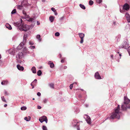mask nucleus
Here are the masks:
<instances>
[{
    "instance_id": "nucleus-10",
    "label": "nucleus",
    "mask_w": 130,
    "mask_h": 130,
    "mask_svg": "<svg viewBox=\"0 0 130 130\" xmlns=\"http://www.w3.org/2000/svg\"><path fill=\"white\" fill-rule=\"evenodd\" d=\"M6 52L8 53L11 55H14L15 53V50L13 49H10L6 51Z\"/></svg>"
},
{
    "instance_id": "nucleus-19",
    "label": "nucleus",
    "mask_w": 130,
    "mask_h": 130,
    "mask_svg": "<svg viewBox=\"0 0 130 130\" xmlns=\"http://www.w3.org/2000/svg\"><path fill=\"white\" fill-rule=\"evenodd\" d=\"M17 68L19 70H21L22 71H23V70L24 68L22 66H21L19 64H18L17 65Z\"/></svg>"
},
{
    "instance_id": "nucleus-63",
    "label": "nucleus",
    "mask_w": 130,
    "mask_h": 130,
    "mask_svg": "<svg viewBox=\"0 0 130 130\" xmlns=\"http://www.w3.org/2000/svg\"><path fill=\"white\" fill-rule=\"evenodd\" d=\"M34 85H33V86H32V89L34 88Z\"/></svg>"
},
{
    "instance_id": "nucleus-9",
    "label": "nucleus",
    "mask_w": 130,
    "mask_h": 130,
    "mask_svg": "<svg viewBox=\"0 0 130 130\" xmlns=\"http://www.w3.org/2000/svg\"><path fill=\"white\" fill-rule=\"evenodd\" d=\"M78 35L79 37L81 39V41H80V43H82L83 42L84 38L85 36V34L82 33H79Z\"/></svg>"
},
{
    "instance_id": "nucleus-24",
    "label": "nucleus",
    "mask_w": 130,
    "mask_h": 130,
    "mask_svg": "<svg viewBox=\"0 0 130 130\" xmlns=\"http://www.w3.org/2000/svg\"><path fill=\"white\" fill-rule=\"evenodd\" d=\"M22 13L23 14L25 15V17L24 18V19H25V18H27L28 17V15H27L26 12L25 10H23L22 11Z\"/></svg>"
},
{
    "instance_id": "nucleus-17",
    "label": "nucleus",
    "mask_w": 130,
    "mask_h": 130,
    "mask_svg": "<svg viewBox=\"0 0 130 130\" xmlns=\"http://www.w3.org/2000/svg\"><path fill=\"white\" fill-rule=\"evenodd\" d=\"M45 116H43L39 118V120L40 122L42 123L44 121V120L45 119Z\"/></svg>"
},
{
    "instance_id": "nucleus-36",
    "label": "nucleus",
    "mask_w": 130,
    "mask_h": 130,
    "mask_svg": "<svg viewBox=\"0 0 130 130\" xmlns=\"http://www.w3.org/2000/svg\"><path fill=\"white\" fill-rule=\"evenodd\" d=\"M47 101H48V99H46V98H45L43 100V102L44 103H45L47 102Z\"/></svg>"
},
{
    "instance_id": "nucleus-54",
    "label": "nucleus",
    "mask_w": 130,
    "mask_h": 130,
    "mask_svg": "<svg viewBox=\"0 0 130 130\" xmlns=\"http://www.w3.org/2000/svg\"><path fill=\"white\" fill-rule=\"evenodd\" d=\"M88 106H89L87 104H86L85 105V106H86V107H88Z\"/></svg>"
},
{
    "instance_id": "nucleus-21",
    "label": "nucleus",
    "mask_w": 130,
    "mask_h": 130,
    "mask_svg": "<svg viewBox=\"0 0 130 130\" xmlns=\"http://www.w3.org/2000/svg\"><path fill=\"white\" fill-rule=\"evenodd\" d=\"M27 34H24L23 37V42L24 43H25L26 41L27 38Z\"/></svg>"
},
{
    "instance_id": "nucleus-52",
    "label": "nucleus",
    "mask_w": 130,
    "mask_h": 130,
    "mask_svg": "<svg viewBox=\"0 0 130 130\" xmlns=\"http://www.w3.org/2000/svg\"><path fill=\"white\" fill-rule=\"evenodd\" d=\"M67 68V66H64L63 67V69H66Z\"/></svg>"
},
{
    "instance_id": "nucleus-47",
    "label": "nucleus",
    "mask_w": 130,
    "mask_h": 130,
    "mask_svg": "<svg viewBox=\"0 0 130 130\" xmlns=\"http://www.w3.org/2000/svg\"><path fill=\"white\" fill-rule=\"evenodd\" d=\"M29 44L30 45H33L34 44V43L31 41H30L29 42Z\"/></svg>"
},
{
    "instance_id": "nucleus-4",
    "label": "nucleus",
    "mask_w": 130,
    "mask_h": 130,
    "mask_svg": "<svg viewBox=\"0 0 130 130\" xmlns=\"http://www.w3.org/2000/svg\"><path fill=\"white\" fill-rule=\"evenodd\" d=\"M23 5L26 6H30V4L27 3V1L26 0H25L23 1L21 5L17 6V9L19 10H21L23 9Z\"/></svg>"
},
{
    "instance_id": "nucleus-59",
    "label": "nucleus",
    "mask_w": 130,
    "mask_h": 130,
    "mask_svg": "<svg viewBox=\"0 0 130 130\" xmlns=\"http://www.w3.org/2000/svg\"><path fill=\"white\" fill-rule=\"evenodd\" d=\"M61 61L62 63H63L64 62V61L63 60H61Z\"/></svg>"
},
{
    "instance_id": "nucleus-43",
    "label": "nucleus",
    "mask_w": 130,
    "mask_h": 130,
    "mask_svg": "<svg viewBox=\"0 0 130 130\" xmlns=\"http://www.w3.org/2000/svg\"><path fill=\"white\" fill-rule=\"evenodd\" d=\"M51 10L54 12H56V10L54 8H51Z\"/></svg>"
},
{
    "instance_id": "nucleus-45",
    "label": "nucleus",
    "mask_w": 130,
    "mask_h": 130,
    "mask_svg": "<svg viewBox=\"0 0 130 130\" xmlns=\"http://www.w3.org/2000/svg\"><path fill=\"white\" fill-rule=\"evenodd\" d=\"M73 84H71L70 85L69 87H70V89H72L73 88Z\"/></svg>"
},
{
    "instance_id": "nucleus-26",
    "label": "nucleus",
    "mask_w": 130,
    "mask_h": 130,
    "mask_svg": "<svg viewBox=\"0 0 130 130\" xmlns=\"http://www.w3.org/2000/svg\"><path fill=\"white\" fill-rule=\"evenodd\" d=\"M54 19V17L53 16H50L49 17L50 20L51 21V22H52L53 21Z\"/></svg>"
},
{
    "instance_id": "nucleus-39",
    "label": "nucleus",
    "mask_w": 130,
    "mask_h": 130,
    "mask_svg": "<svg viewBox=\"0 0 130 130\" xmlns=\"http://www.w3.org/2000/svg\"><path fill=\"white\" fill-rule=\"evenodd\" d=\"M19 58H17V62L18 63H21V61Z\"/></svg>"
},
{
    "instance_id": "nucleus-42",
    "label": "nucleus",
    "mask_w": 130,
    "mask_h": 130,
    "mask_svg": "<svg viewBox=\"0 0 130 130\" xmlns=\"http://www.w3.org/2000/svg\"><path fill=\"white\" fill-rule=\"evenodd\" d=\"M102 0H96V2L99 4L100 3L102 2Z\"/></svg>"
},
{
    "instance_id": "nucleus-1",
    "label": "nucleus",
    "mask_w": 130,
    "mask_h": 130,
    "mask_svg": "<svg viewBox=\"0 0 130 130\" xmlns=\"http://www.w3.org/2000/svg\"><path fill=\"white\" fill-rule=\"evenodd\" d=\"M120 106L118 105L117 107L114 109V112L111 113L110 118L111 119H114L115 118L119 119L120 118V115L121 112L120 111Z\"/></svg>"
},
{
    "instance_id": "nucleus-31",
    "label": "nucleus",
    "mask_w": 130,
    "mask_h": 130,
    "mask_svg": "<svg viewBox=\"0 0 130 130\" xmlns=\"http://www.w3.org/2000/svg\"><path fill=\"white\" fill-rule=\"evenodd\" d=\"M79 6L80 7L83 9H85L86 8L82 4H80L79 5Z\"/></svg>"
},
{
    "instance_id": "nucleus-37",
    "label": "nucleus",
    "mask_w": 130,
    "mask_h": 130,
    "mask_svg": "<svg viewBox=\"0 0 130 130\" xmlns=\"http://www.w3.org/2000/svg\"><path fill=\"white\" fill-rule=\"evenodd\" d=\"M37 81V80L36 79H35L32 82L33 84L34 85H36V82Z\"/></svg>"
},
{
    "instance_id": "nucleus-5",
    "label": "nucleus",
    "mask_w": 130,
    "mask_h": 130,
    "mask_svg": "<svg viewBox=\"0 0 130 130\" xmlns=\"http://www.w3.org/2000/svg\"><path fill=\"white\" fill-rule=\"evenodd\" d=\"M130 8L129 5L127 3L124 4L123 6V10H121L120 9V11L121 12L123 13L125 11H127Z\"/></svg>"
},
{
    "instance_id": "nucleus-2",
    "label": "nucleus",
    "mask_w": 130,
    "mask_h": 130,
    "mask_svg": "<svg viewBox=\"0 0 130 130\" xmlns=\"http://www.w3.org/2000/svg\"><path fill=\"white\" fill-rule=\"evenodd\" d=\"M124 103L122 105L121 107L122 110H125L128 108L127 105L130 102V100L126 96L124 97Z\"/></svg>"
},
{
    "instance_id": "nucleus-12",
    "label": "nucleus",
    "mask_w": 130,
    "mask_h": 130,
    "mask_svg": "<svg viewBox=\"0 0 130 130\" xmlns=\"http://www.w3.org/2000/svg\"><path fill=\"white\" fill-rule=\"evenodd\" d=\"M23 56V53L22 52L19 53L16 56V58L19 59H22Z\"/></svg>"
},
{
    "instance_id": "nucleus-60",
    "label": "nucleus",
    "mask_w": 130,
    "mask_h": 130,
    "mask_svg": "<svg viewBox=\"0 0 130 130\" xmlns=\"http://www.w3.org/2000/svg\"><path fill=\"white\" fill-rule=\"evenodd\" d=\"M55 12V15H57V13L56 12Z\"/></svg>"
},
{
    "instance_id": "nucleus-53",
    "label": "nucleus",
    "mask_w": 130,
    "mask_h": 130,
    "mask_svg": "<svg viewBox=\"0 0 130 130\" xmlns=\"http://www.w3.org/2000/svg\"><path fill=\"white\" fill-rule=\"evenodd\" d=\"M37 24L38 25H39L40 24V23L38 21H37Z\"/></svg>"
},
{
    "instance_id": "nucleus-22",
    "label": "nucleus",
    "mask_w": 130,
    "mask_h": 130,
    "mask_svg": "<svg viewBox=\"0 0 130 130\" xmlns=\"http://www.w3.org/2000/svg\"><path fill=\"white\" fill-rule=\"evenodd\" d=\"M6 27L8 28L9 30H11L12 29L11 26L9 24L7 23L6 25Z\"/></svg>"
},
{
    "instance_id": "nucleus-48",
    "label": "nucleus",
    "mask_w": 130,
    "mask_h": 130,
    "mask_svg": "<svg viewBox=\"0 0 130 130\" xmlns=\"http://www.w3.org/2000/svg\"><path fill=\"white\" fill-rule=\"evenodd\" d=\"M29 21L32 22L34 21V19L32 18H30L29 19Z\"/></svg>"
},
{
    "instance_id": "nucleus-20",
    "label": "nucleus",
    "mask_w": 130,
    "mask_h": 130,
    "mask_svg": "<svg viewBox=\"0 0 130 130\" xmlns=\"http://www.w3.org/2000/svg\"><path fill=\"white\" fill-rule=\"evenodd\" d=\"M8 83V82L7 80H3L1 83L2 85H7Z\"/></svg>"
},
{
    "instance_id": "nucleus-30",
    "label": "nucleus",
    "mask_w": 130,
    "mask_h": 130,
    "mask_svg": "<svg viewBox=\"0 0 130 130\" xmlns=\"http://www.w3.org/2000/svg\"><path fill=\"white\" fill-rule=\"evenodd\" d=\"M37 38L38 39V40L40 41H41V39L40 38V36L39 35H38L36 36Z\"/></svg>"
},
{
    "instance_id": "nucleus-28",
    "label": "nucleus",
    "mask_w": 130,
    "mask_h": 130,
    "mask_svg": "<svg viewBox=\"0 0 130 130\" xmlns=\"http://www.w3.org/2000/svg\"><path fill=\"white\" fill-rule=\"evenodd\" d=\"M1 99L4 102L6 103L7 101L5 99L4 97V96H2L1 97Z\"/></svg>"
},
{
    "instance_id": "nucleus-16",
    "label": "nucleus",
    "mask_w": 130,
    "mask_h": 130,
    "mask_svg": "<svg viewBox=\"0 0 130 130\" xmlns=\"http://www.w3.org/2000/svg\"><path fill=\"white\" fill-rule=\"evenodd\" d=\"M78 122L76 120H73L72 122L73 125L74 127H76V126L78 127Z\"/></svg>"
},
{
    "instance_id": "nucleus-46",
    "label": "nucleus",
    "mask_w": 130,
    "mask_h": 130,
    "mask_svg": "<svg viewBox=\"0 0 130 130\" xmlns=\"http://www.w3.org/2000/svg\"><path fill=\"white\" fill-rule=\"evenodd\" d=\"M44 121H45L46 123H47V119L46 117H45V119L44 120Z\"/></svg>"
},
{
    "instance_id": "nucleus-25",
    "label": "nucleus",
    "mask_w": 130,
    "mask_h": 130,
    "mask_svg": "<svg viewBox=\"0 0 130 130\" xmlns=\"http://www.w3.org/2000/svg\"><path fill=\"white\" fill-rule=\"evenodd\" d=\"M31 119V117L30 116H28V117H25L24 118V120L26 121H29Z\"/></svg>"
},
{
    "instance_id": "nucleus-40",
    "label": "nucleus",
    "mask_w": 130,
    "mask_h": 130,
    "mask_svg": "<svg viewBox=\"0 0 130 130\" xmlns=\"http://www.w3.org/2000/svg\"><path fill=\"white\" fill-rule=\"evenodd\" d=\"M127 51L129 53V54L130 56V46H129L128 48Z\"/></svg>"
},
{
    "instance_id": "nucleus-57",
    "label": "nucleus",
    "mask_w": 130,
    "mask_h": 130,
    "mask_svg": "<svg viewBox=\"0 0 130 130\" xmlns=\"http://www.w3.org/2000/svg\"><path fill=\"white\" fill-rule=\"evenodd\" d=\"M78 96L79 98H80L82 97V96L80 94Z\"/></svg>"
},
{
    "instance_id": "nucleus-32",
    "label": "nucleus",
    "mask_w": 130,
    "mask_h": 130,
    "mask_svg": "<svg viewBox=\"0 0 130 130\" xmlns=\"http://www.w3.org/2000/svg\"><path fill=\"white\" fill-rule=\"evenodd\" d=\"M27 107H26L24 106H23L21 107V109L22 110H25L26 109Z\"/></svg>"
},
{
    "instance_id": "nucleus-55",
    "label": "nucleus",
    "mask_w": 130,
    "mask_h": 130,
    "mask_svg": "<svg viewBox=\"0 0 130 130\" xmlns=\"http://www.w3.org/2000/svg\"><path fill=\"white\" fill-rule=\"evenodd\" d=\"M111 58L112 59H113V55H111Z\"/></svg>"
},
{
    "instance_id": "nucleus-44",
    "label": "nucleus",
    "mask_w": 130,
    "mask_h": 130,
    "mask_svg": "<svg viewBox=\"0 0 130 130\" xmlns=\"http://www.w3.org/2000/svg\"><path fill=\"white\" fill-rule=\"evenodd\" d=\"M4 94L5 95H8L9 94V93H8V92H7V91H5L4 92Z\"/></svg>"
},
{
    "instance_id": "nucleus-18",
    "label": "nucleus",
    "mask_w": 130,
    "mask_h": 130,
    "mask_svg": "<svg viewBox=\"0 0 130 130\" xmlns=\"http://www.w3.org/2000/svg\"><path fill=\"white\" fill-rule=\"evenodd\" d=\"M48 64L50 65V67L51 68H53L54 67V65L53 63L51 61H49L48 62Z\"/></svg>"
},
{
    "instance_id": "nucleus-6",
    "label": "nucleus",
    "mask_w": 130,
    "mask_h": 130,
    "mask_svg": "<svg viewBox=\"0 0 130 130\" xmlns=\"http://www.w3.org/2000/svg\"><path fill=\"white\" fill-rule=\"evenodd\" d=\"M128 46V43L127 40H125L123 42L122 44L120 45L119 47V48H124L126 49L127 47Z\"/></svg>"
},
{
    "instance_id": "nucleus-8",
    "label": "nucleus",
    "mask_w": 130,
    "mask_h": 130,
    "mask_svg": "<svg viewBox=\"0 0 130 130\" xmlns=\"http://www.w3.org/2000/svg\"><path fill=\"white\" fill-rule=\"evenodd\" d=\"M84 117L86 119V120L88 124H91V119L90 117L88 115H85Z\"/></svg>"
},
{
    "instance_id": "nucleus-38",
    "label": "nucleus",
    "mask_w": 130,
    "mask_h": 130,
    "mask_svg": "<svg viewBox=\"0 0 130 130\" xmlns=\"http://www.w3.org/2000/svg\"><path fill=\"white\" fill-rule=\"evenodd\" d=\"M60 35L59 33L58 32H57L55 33V36L57 37L59 36Z\"/></svg>"
},
{
    "instance_id": "nucleus-15",
    "label": "nucleus",
    "mask_w": 130,
    "mask_h": 130,
    "mask_svg": "<svg viewBox=\"0 0 130 130\" xmlns=\"http://www.w3.org/2000/svg\"><path fill=\"white\" fill-rule=\"evenodd\" d=\"M25 43H24L23 41V42L21 43L17 47V49L20 50L23 47V45L25 44Z\"/></svg>"
},
{
    "instance_id": "nucleus-50",
    "label": "nucleus",
    "mask_w": 130,
    "mask_h": 130,
    "mask_svg": "<svg viewBox=\"0 0 130 130\" xmlns=\"http://www.w3.org/2000/svg\"><path fill=\"white\" fill-rule=\"evenodd\" d=\"M64 18V17L63 16L62 17H61L60 19H59V20H63V19Z\"/></svg>"
},
{
    "instance_id": "nucleus-51",
    "label": "nucleus",
    "mask_w": 130,
    "mask_h": 130,
    "mask_svg": "<svg viewBox=\"0 0 130 130\" xmlns=\"http://www.w3.org/2000/svg\"><path fill=\"white\" fill-rule=\"evenodd\" d=\"M37 107L38 109H40L41 108V107L40 106H38Z\"/></svg>"
},
{
    "instance_id": "nucleus-3",
    "label": "nucleus",
    "mask_w": 130,
    "mask_h": 130,
    "mask_svg": "<svg viewBox=\"0 0 130 130\" xmlns=\"http://www.w3.org/2000/svg\"><path fill=\"white\" fill-rule=\"evenodd\" d=\"M30 26L27 25H23V24L21 26L18 28V29H19L21 31H26L30 29Z\"/></svg>"
},
{
    "instance_id": "nucleus-7",
    "label": "nucleus",
    "mask_w": 130,
    "mask_h": 130,
    "mask_svg": "<svg viewBox=\"0 0 130 130\" xmlns=\"http://www.w3.org/2000/svg\"><path fill=\"white\" fill-rule=\"evenodd\" d=\"M116 52L117 54L115 56V58L117 61L119 62V59H121L122 55L119 52L117 51H116Z\"/></svg>"
},
{
    "instance_id": "nucleus-35",
    "label": "nucleus",
    "mask_w": 130,
    "mask_h": 130,
    "mask_svg": "<svg viewBox=\"0 0 130 130\" xmlns=\"http://www.w3.org/2000/svg\"><path fill=\"white\" fill-rule=\"evenodd\" d=\"M16 12V10L15 9H14L11 12V14H13L15 13Z\"/></svg>"
},
{
    "instance_id": "nucleus-29",
    "label": "nucleus",
    "mask_w": 130,
    "mask_h": 130,
    "mask_svg": "<svg viewBox=\"0 0 130 130\" xmlns=\"http://www.w3.org/2000/svg\"><path fill=\"white\" fill-rule=\"evenodd\" d=\"M49 86L50 88H54V84L53 83H51L49 84Z\"/></svg>"
},
{
    "instance_id": "nucleus-23",
    "label": "nucleus",
    "mask_w": 130,
    "mask_h": 130,
    "mask_svg": "<svg viewBox=\"0 0 130 130\" xmlns=\"http://www.w3.org/2000/svg\"><path fill=\"white\" fill-rule=\"evenodd\" d=\"M31 70L34 73H36V69L35 67H33L31 69Z\"/></svg>"
},
{
    "instance_id": "nucleus-33",
    "label": "nucleus",
    "mask_w": 130,
    "mask_h": 130,
    "mask_svg": "<svg viewBox=\"0 0 130 130\" xmlns=\"http://www.w3.org/2000/svg\"><path fill=\"white\" fill-rule=\"evenodd\" d=\"M43 130H47V127L44 125H43L42 127Z\"/></svg>"
},
{
    "instance_id": "nucleus-56",
    "label": "nucleus",
    "mask_w": 130,
    "mask_h": 130,
    "mask_svg": "<svg viewBox=\"0 0 130 130\" xmlns=\"http://www.w3.org/2000/svg\"><path fill=\"white\" fill-rule=\"evenodd\" d=\"M7 106V104H5L4 105V106L5 107H6Z\"/></svg>"
},
{
    "instance_id": "nucleus-64",
    "label": "nucleus",
    "mask_w": 130,
    "mask_h": 130,
    "mask_svg": "<svg viewBox=\"0 0 130 130\" xmlns=\"http://www.w3.org/2000/svg\"><path fill=\"white\" fill-rule=\"evenodd\" d=\"M42 1L43 2H45V0H42Z\"/></svg>"
},
{
    "instance_id": "nucleus-27",
    "label": "nucleus",
    "mask_w": 130,
    "mask_h": 130,
    "mask_svg": "<svg viewBox=\"0 0 130 130\" xmlns=\"http://www.w3.org/2000/svg\"><path fill=\"white\" fill-rule=\"evenodd\" d=\"M42 72L40 70H39L37 72V75L38 76H40L41 75Z\"/></svg>"
},
{
    "instance_id": "nucleus-61",
    "label": "nucleus",
    "mask_w": 130,
    "mask_h": 130,
    "mask_svg": "<svg viewBox=\"0 0 130 130\" xmlns=\"http://www.w3.org/2000/svg\"><path fill=\"white\" fill-rule=\"evenodd\" d=\"M128 108L130 109V104L128 106Z\"/></svg>"
},
{
    "instance_id": "nucleus-34",
    "label": "nucleus",
    "mask_w": 130,
    "mask_h": 130,
    "mask_svg": "<svg viewBox=\"0 0 130 130\" xmlns=\"http://www.w3.org/2000/svg\"><path fill=\"white\" fill-rule=\"evenodd\" d=\"M93 3V1L91 0H90L89 2V5L91 6L92 5Z\"/></svg>"
},
{
    "instance_id": "nucleus-62",
    "label": "nucleus",
    "mask_w": 130,
    "mask_h": 130,
    "mask_svg": "<svg viewBox=\"0 0 130 130\" xmlns=\"http://www.w3.org/2000/svg\"><path fill=\"white\" fill-rule=\"evenodd\" d=\"M31 86H32L34 85L33 84V83H32L31 84Z\"/></svg>"
},
{
    "instance_id": "nucleus-41",
    "label": "nucleus",
    "mask_w": 130,
    "mask_h": 130,
    "mask_svg": "<svg viewBox=\"0 0 130 130\" xmlns=\"http://www.w3.org/2000/svg\"><path fill=\"white\" fill-rule=\"evenodd\" d=\"M29 48L31 49H33L35 48V46H31L29 47Z\"/></svg>"
},
{
    "instance_id": "nucleus-58",
    "label": "nucleus",
    "mask_w": 130,
    "mask_h": 130,
    "mask_svg": "<svg viewBox=\"0 0 130 130\" xmlns=\"http://www.w3.org/2000/svg\"><path fill=\"white\" fill-rule=\"evenodd\" d=\"M77 130H80V128L79 127H77Z\"/></svg>"
},
{
    "instance_id": "nucleus-13",
    "label": "nucleus",
    "mask_w": 130,
    "mask_h": 130,
    "mask_svg": "<svg viewBox=\"0 0 130 130\" xmlns=\"http://www.w3.org/2000/svg\"><path fill=\"white\" fill-rule=\"evenodd\" d=\"M95 77L96 79H102L101 76L99 74V72H96L95 74Z\"/></svg>"
},
{
    "instance_id": "nucleus-14",
    "label": "nucleus",
    "mask_w": 130,
    "mask_h": 130,
    "mask_svg": "<svg viewBox=\"0 0 130 130\" xmlns=\"http://www.w3.org/2000/svg\"><path fill=\"white\" fill-rule=\"evenodd\" d=\"M126 19L128 22H130V16L129 14L128 13L126 12L125 15Z\"/></svg>"
},
{
    "instance_id": "nucleus-49",
    "label": "nucleus",
    "mask_w": 130,
    "mask_h": 130,
    "mask_svg": "<svg viewBox=\"0 0 130 130\" xmlns=\"http://www.w3.org/2000/svg\"><path fill=\"white\" fill-rule=\"evenodd\" d=\"M37 95L38 96H40L41 94L40 92H38L37 93Z\"/></svg>"
},
{
    "instance_id": "nucleus-11",
    "label": "nucleus",
    "mask_w": 130,
    "mask_h": 130,
    "mask_svg": "<svg viewBox=\"0 0 130 130\" xmlns=\"http://www.w3.org/2000/svg\"><path fill=\"white\" fill-rule=\"evenodd\" d=\"M21 21L16 22V23H13L14 25L18 27L21 26L22 24V20L21 19Z\"/></svg>"
}]
</instances>
